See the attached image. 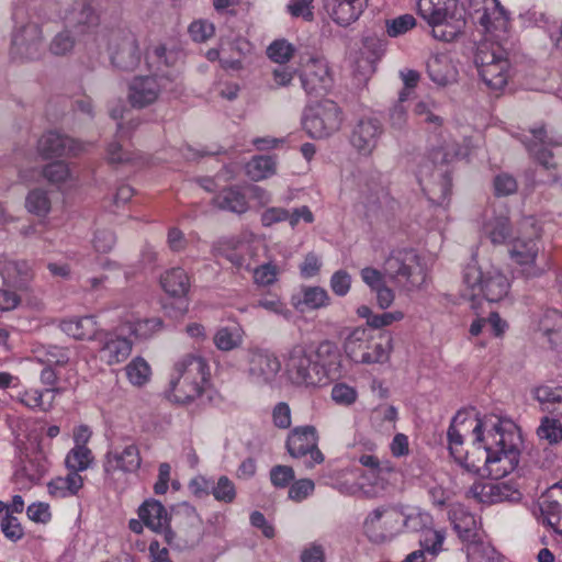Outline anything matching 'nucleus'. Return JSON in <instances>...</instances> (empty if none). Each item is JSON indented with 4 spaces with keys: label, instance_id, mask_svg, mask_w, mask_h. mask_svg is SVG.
<instances>
[{
    "label": "nucleus",
    "instance_id": "obj_58",
    "mask_svg": "<svg viewBox=\"0 0 562 562\" xmlns=\"http://www.w3.org/2000/svg\"><path fill=\"white\" fill-rule=\"evenodd\" d=\"M0 527L5 538L13 542L20 540L24 535L19 519L12 516L10 513H5V515L1 518Z\"/></svg>",
    "mask_w": 562,
    "mask_h": 562
},
{
    "label": "nucleus",
    "instance_id": "obj_49",
    "mask_svg": "<svg viewBox=\"0 0 562 562\" xmlns=\"http://www.w3.org/2000/svg\"><path fill=\"white\" fill-rule=\"evenodd\" d=\"M213 341L218 350L231 351L238 348L243 339L237 329L222 327L215 333Z\"/></svg>",
    "mask_w": 562,
    "mask_h": 562
},
{
    "label": "nucleus",
    "instance_id": "obj_53",
    "mask_svg": "<svg viewBox=\"0 0 562 562\" xmlns=\"http://www.w3.org/2000/svg\"><path fill=\"white\" fill-rule=\"evenodd\" d=\"M294 47L285 40H277L272 42L268 48L267 54L269 58L278 64H285L294 55Z\"/></svg>",
    "mask_w": 562,
    "mask_h": 562
},
{
    "label": "nucleus",
    "instance_id": "obj_4",
    "mask_svg": "<svg viewBox=\"0 0 562 562\" xmlns=\"http://www.w3.org/2000/svg\"><path fill=\"white\" fill-rule=\"evenodd\" d=\"M182 90L181 82L177 81V77L169 76H136L128 85L127 100L134 109H145L154 104L160 97L162 91L171 93H180Z\"/></svg>",
    "mask_w": 562,
    "mask_h": 562
},
{
    "label": "nucleus",
    "instance_id": "obj_13",
    "mask_svg": "<svg viewBox=\"0 0 562 562\" xmlns=\"http://www.w3.org/2000/svg\"><path fill=\"white\" fill-rule=\"evenodd\" d=\"M43 52L42 30L38 24L29 22L12 34L10 54L12 58L34 60Z\"/></svg>",
    "mask_w": 562,
    "mask_h": 562
},
{
    "label": "nucleus",
    "instance_id": "obj_12",
    "mask_svg": "<svg viewBox=\"0 0 562 562\" xmlns=\"http://www.w3.org/2000/svg\"><path fill=\"white\" fill-rule=\"evenodd\" d=\"M496 416L484 417L483 419L476 418L475 425L472 429L473 441L471 449H467L461 458L457 461L467 471L484 476L487 475V463L476 461L480 451L491 452L493 447L492 439L487 438L488 430L491 429V423H495Z\"/></svg>",
    "mask_w": 562,
    "mask_h": 562
},
{
    "label": "nucleus",
    "instance_id": "obj_15",
    "mask_svg": "<svg viewBox=\"0 0 562 562\" xmlns=\"http://www.w3.org/2000/svg\"><path fill=\"white\" fill-rule=\"evenodd\" d=\"M472 496L483 504H496L502 502L517 503L522 498L520 491L510 483H476L470 488Z\"/></svg>",
    "mask_w": 562,
    "mask_h": 562
},
{
    "label": "nucleus",
    "instance_id": "obj_30",
    "mask_svg": "<svg viewBox=\"0 0 562 562\" xmlns=\"http://www.w3.org/2000/svg\"><path fill=\"white\" fill-rule=\"evenodd\" d=\"M166 293L173 297L184 296L190 289V279L182 268H171L160 277Z\"/></svg>",
    "mask_w": 562,
    "mask_h": 562
},
{
    "label": "nucleus",
    "instance_id": "obj_6",
    "mask_svg": "<svg viewBox=\"0 0 562 562\" xmlns=\"http://www.w3.org/2000/svg\"><path fill=\"white\" fill-rule=\"evenodd\" d=\"M106 48L112 66L120 71H134L142 61L143 54L137 37L128 30L111 31Z\"/></svg>",
    "mask_w": 562,
    "mask_h": 562
},
{
    "label": "nucleus",
    "instance_id": "obj_41",
    "mask_svg": "<svg viewBox=\"0 0 562 562\" xmlns=\"http://www.w3.org/2000/svg\"><path fill=\"white\" fill-rule=\"evenodd\" d=\"M302 294L303 297L299 301L296 307L303 305L306 310H317L329 304L328 293L321 286L303 288Z\"/></svg>",
    "mask_w": 562,
    "mask_h": 562
},
{
    "label": "nucleus",
    "instance_id": "obj_11",
    "mask_svg": "<svg viewBox=\"0 0 562 562\" xmlns=\"http://www.w3.org/2000/svg\"><path fill=\"white\" fill-rule=\"evenodd\" d=\"M318 434L314 426L305 425L293 428L286 438L285 448L292 458L305 460L306 468H314L324 462V454L318 449Z\"/></svg>",
    "mask_w": 562,
    "mask_h": 562
},
{
    "label": "nucleus",
    "instance_id": "obj_60",
    "mask_svg": "<svg viewBox=\"0 0 562 562\" xmlns=\"http://www.w3.org/2000/svg\"><path fill=\"white\" fill-rule=\"evenodd\" d=\"M42 175L52 183L64 182L69 176L68 166L64 161H55L43 168Z\"/></svg>",
    "mask_w": 562,
    "mask_h": 562
},
{
    "label": "nucleus",
    "instance_id": "obj_10",
    "mask_svg": "<svg viewBox=\"0 0 562 562\" xmlns=\"http://www.w3.org/2000/svg\"><path fill=\"white\" fill-rule=\"evenodd\" d=\"M474 61L479 75L487 88L502 90L507 85L509 60L503 56L498 47L496 49H488L486 46L479 47Z\"/></svg>",
    "mask_w": 562,
    "mask_h": 562
},
{
    "label": "nucleus",
    "instance_id": "obj_42",
    "mask_svg": "<svg viewBox=\"0 0 562 562\" xmlns=\"http://www.w3.org/2000/svg\"><path fill=\"white\" fill-rule=\"evenodd\" d=\"M559 418L555 416H544L541 418L540 426L537 429V435L540 439L547 440L550 445L562 441V423Z\"/></svg>",
    "mask_w": 562,
    "mask_h": 562
},
{
    "label": "nucleus",
    "instance_id": "obj_52",
    "mask_svg": "<svg viewBox=\"0 0 562 562\" xmlns=\"http://www.w3.org/2000/svg\"><path fill=\"white\" fill-rule=\"evenodd\" d=\"M162 319L160 317H151L138 319L132 325V333L142 339L150 338L162 328Z\"/></svg>",
    "mask_w": 562,
    "mask_h": 562
},
{
    "label": "nucleus",
    "instance_id": "obj_29",
    "mask_svg": "<svg viewBox=\"0 0 562 562\" xmlns=\"http://www.w3.org/2000/svg\"><path fill=\"white\" fill-rule=\"evenodd\" d=\"M138 517L145 526L154 532H161L167 522H170L166 507L157 499H146L137 510Z\"/></svg>",
    "mask_w": 562,
    "mask_h": 562
},
{
    "label": "nucleus",
    "instance_id": "obj_44",
    "mask_svg": "<svg viewBox=\"0 0 562 562\" xmlns=\"http://www.w3.org/2000/svg\"><path fill=\"white\" fill-rule=\"evenodd\" d=\"M93 460L92 452L88 447L75 446L66 457V465L71 472L85 471Z\"/></svg>",
    "mask_w": 562,
    "mask_h": 562
},
{
    "label": "nucleus",
    "instance_id": "obj_20",
    "mask_svg": "<svg viewBox=\"0 0 562 562\" xmlns=\"http://www.w3.org/2000/svg\"><path fill=\"white\" fill-rule=\"evenodd\" d=\"M37 150L43 158L49 159L66 155L76 156L82 150V145L67 135L49 131L38 139Z\"/></svg>",
    "mask_w": 562,
    "mask_h": 562
},
{
    "label": "nucleus",
    "instance_id": "obj_1",
    "mask_svg": "<svg viewBox=\"0 0 562 562\" xmlns=\"http://www.w3.org/2000/svg\"><path fill=\"white\" fill-rule=\"evenodd\" d=\"M315 364L311 372L304 366L311 364L308 351L303 345L293 346L288 356L286 368L293 383L305 386L326 385L329 381L341 375V355L338 347L325 340L312 351Z\"/></svg>",
    "mask_w": 562,
    "mask_h": 562
},
{
    "label": "nucleus",
    "instance_id": "obj_39",
    "mask_svg": "<svg viewBox=\"0 0 562 562\" xmlns=\"http://www.w3.org/2000/svg\"><path fill=\"white\" fill-rule=\"evenodd\" d=\"M370 333L363 327L355 328L345 339L344 348L347 356L355 362H359L361 352L369 342Z\"/></svg>",
    "mask_w": 562,
    "mask_h": 562
},
{
    "label": "nucleus",
    "instance_id": "obj_47",
    "mask_svg": "<svg viewBox=\"0 0 562 562\" xmlns=\"http://www.w3.org/2000/svg\"><path fill=\"white\" fill-rule=\"evenodd\" d=\"M485 233L494 245L504 244L510 236V224L506 217H496L485 225Z\"/></svg>",
    "mask_w": 562,
    "mask_h": 562
},
{
    "label": "nucleus",
    "instance_id": "obj_8",
    "mask_svg": "<svg viewBox=\"0 0 562 562\" xmlns=\"http://www.w3.org/2000/svg\"><path fill=\"white\" fill-rule=\"evenodd\" d=\"M342 123V112L331 100H323L305 112L303 126L313 138H324L337 132Z\"/></svg>",
    "mask_w": 562,
    "mask_h": 562
},
{
    "label": "nucleus",
    "instance_id": "obj_45",
    "mask_svg": "<svg viewBox=\"0 0 562 562\" xmlns=\"http://www.w3.org/2000/svg\"><path fill=\"white\" fill-rule=\"evenodd\" d=\"M462 417V413H458L453 418L448 428L447 437H448V448L450 454L458 461L461 456L464 453L463 443L464 438L461 429L458 427V423Z\"/></svg>",
    "mask_w": 562,
    "mask_h": 562
},
{
    "label": "nucleus",
    "instance_id": "obj_51",
    "mask_svg": "<svg viewBox=\"0 0 562 562\" xmlns=\"http://www.w3.org/2000/svg\"><path fill=\"white\" fill-rule=\"evenodd\" d=\"M415 25L416 19L412 14H403L385 21L386 34L390 37L401 36L412 30Z\"/></svg>",
    "mask_w": 562,
    "mask_h": 562
},
{
    "label": "nucleus",
    "instance_id": "obj_21",
    "mask_svg": "<svg viewBox=\"0 0 562 562\" xmlns=\"http://www.w3.org/2000/svg\"><path fill=\"white\" fill-rule=\"evenodd\" d=\"M531 138L522 140L525 147L536 160L546 169H554L557 165L552 162L553 154L548 147L557 146L559 143L548 136L544 125H539L530 130Z\"/></svg>",
    "mask_w": 562,
    "mask_h": 562
},
{
    "label": "nucleus",
    "instance_id": "obj_64",
    "mask_svg": "<svg viewBox=\"0 0 562 562\" xmlns=\"http://www.w3.org/2000/svg\"><path fill=\"white\" fill-rule=\"evenodd\" d=\"M360 276L362 281L372 290L375 291L379 288L385 285V278L384 270L380 271L372 267H366L361 269Z\"/></svg>",
    "mask_w": 562,
    "mask_h": 562
},
{
    "label": "nucleus",
    "instance_id": "obj_38",
    "mask_svg": "<svg viewBox=\"0 0 562 562\" xmlns=\"http://www.w3.org/2000/svg\"><path fill=\"white\" fill-rule=\"evenodd\" d=\"M66 21L72 26H90L97 24L98 18L86 0H78L66 15Z\"/></svg>",
    "mask_w": 562,
    "mask_h": 562
},
{
    "label": "nucleus",
    "instance_id": "obj_56",
    "mask_svg": "<svg viewBox=\"0 0 562 562\" xmlns=\"http://www.w3.org/2000/svg\"><path fill=\"white\" fill-rule=\"evenodd\" d=\"M75 47V38L69 31L59 32L52 40L49 50L56 56H64L70 53Z\"/></svg>",
    "mask_w": 562,
    "mask_h": 562
},
{
    "label": "nucleus",
    "instance_id": "obj_14",
    "mask_svg": "<svg viewBox=\"0 0 562 562\" xmlns=\"http://www.w3.org/2000/svg\"><path fill=\"white\" fill-rule=\"evenodd\" d=\"M384 133L383 123L373 116H363L353 125L350 133L351 146L362 156H370Z\"/></svg>",
    "mask_w": 562,
    "mask_h": 562
},
{
    "label": "nucleus",
    "instance_id": "obj_3",
    "mask_svg": "<svg viewBox=\"0 0 562 562\" xmlns=\"http://www.w3.org/2000/svg\"><path fill=\"white\" fill-rule=\"evenodd\" d=\"M206 360L194 353H187L173 366L169 382V396L177 403L188 404L200 397L207 381Z\"/></svg>",
    "mask_w": 562,
    "mask_h": 562
},
{
    "label": "nucleus",
    "instance_id": "obj_50",
    "mask_svg": "<svg viewBox=\"0 0 562 562\" xmlns=\"http://www.w3.org/2000/svg\"><path fill=\"white\" fill-rule=\"evenodd\" d=\"M217 502L233 503L236 498L235 484L226 475L218 477L217 482L213 481V487L211 493Z\"/></svg>",
    "mask_w": 562,
    "mask_h": 562
},
{
    "label": "nucleus",
    "instance_id": "obj_26",
    "mask_svg": "<svg viewBox=\"0 0 562 562\" xmlns=\"http://www.w3.org/2000/svg\"><path fill=\"white\" fill-rule=\"evenodd\" d=\"M214 207L236 215H243L250 209L248 199L239 186H228L220 190L212 199Z\"/></svg>",
    "mask_w": 562,
    "mask_h": 562
},
{
    "label": "nucleus",
    "instance_id": "obj_43",
    "mask_svg": "<svg viewBox=\"0 0 562 562\" xmlns=\"http://www.w3.org/2000/svg\"><path fill=\"white\" fill-rule=\"evenodd\" d=\"M125 372L128 381L136 386H142L149 381L150 367L142 357H136L126 367Z\"/></svg>",
    "mask_w": 562,
    "mask_h": 562
},
{
    "label": "nucleus",
    "instance_id": "obj_24",
    "mask_svg": "<svg viewBox=\"0 0 562 562\" xmlns=\"http://www.w3.org/2000/svg\"><path fill=\"white\" fill-rule=\"evenodd\" d=\"M417 9L430 26L445 25L454 16L457 0H418Z\"/></svg>",
    "mask_w": 562,
    "mask_h": 562
},
{
    "label": "nucleus",
    "instance_id": "obj_5",
    "mask_svg": "<svg viewBox=\"0 0 562 562\" xmlns=\"http://www.w3.org/2000/svg\"><path fill=\"white\" fill-rule=\"evenodd\" d=\"M383 270L390 281L406 289L418 286L424 280L419 258L414 250L392 251L383 263Z\"/></svg>",
    "mask_w": 562,
    "mask_h": 562
},
{
    "label": "nucleus",
    "instance_id": "obj_57",
    "mask_svg": "<svg viewBox=\"0 0 562 562\" xmlns=\"http://www.w3.org/2000/svg\"><path fill=\"white\" fill-rule=\"evenodd\" d=\"M443 540L445 535L441 531L426 529L422 533L419 543L425 551L437 554L441 550Z\"/></svg>",
    "mask_w": 562,
    "mask_h": 562
},
{
    "label": "nucleus",
    "instance_id": "obj_7",
    "mask_svg": "<svg viewBox=\"0 0 562 562\" xmlns=\"http://www.w3.org/2000/svg\"><path fill=\"white\" fill-rule=\"evenodd\" d=\"M406 524L407 519H403L402 513L391 506H382L367 515L363 530L371 542L379 544L392 540Z\"/></svg>",
    "mask_w": 562,
    "mask_h": 562
},
{
    "label": "nucleus",
    "instance_id": "obj_36",
    "mask_svg": "<svg viewBox=\"0 0 562 562\" xmlns=\"http://www.w3.org/2000/svg\"><path fill=\"white\" fill-rule=\"evenodd\" d=\"M276 157L269 155L254 156L245 166L247 177L252 181L267 179L276 173Z\"/></svg>",
    "mask_w": 562,
    "mask_h": 562
},
{
    "label": "nucleus",
    "instance_id": "obj_32",
    "mask_svg": "<svg viewBox=\"0 0 562 562\" xmlns=\"http://www.w3.org/2000/svg\"><path fill=\"white\" fill-rule=\"evenodd\" d=\"M476 22L487 32L505 30L508 22V12L498 0H491Z\"/></svg>",
    "mask_w": 562,
    "mask_h": 562
},
{
    "label": "nucleus",
    "instance_id": "obj_55",
    "mask_svg": "<svg viewBox=\"0 0 562 562\" xmlns=\"http://www.w3.org/2000/svg\"><path fill=\"white\" fill-rule=\"evenodd\" d=\"M295 479V473L292 467L278 464L270 470L271 484L277 488H284L290 485Z\"/></svg>",
    "mask_w": 562,
    "mask_h": 562
},
{
    "label": "nucleus",
    "instance_id": "obj_48",
    "mask_svg": "<svg viewBox=\"0 0 562 562\" xmlns=\"http://www.w3.org/2000/svg\"><path fill=\"white\" fill-rule=\"evenodd\" d=\"M25 206L30 213L45 216L50 210V201L46 191L42 189L32 190L26 196Z\"/></svg>",
    "mask_w": 562,
    "mask_h": 562
},
{
    "label": "nucleus",
    "instance_id": "obj_46",
    "mask_svg": "<svg viewBox=\"0 0 562 562\" xmlns=\"http://www.w3.org/2000/svg\"><path fill=\"white\" fill-rule=\"evenodd\" d=\"M451 186V177L445 171L440 182L427 191L429 201L438 206H447L450 202Z\"/></svg>",
    "mask_w": 562,
    "mask_h": 562
},
{
    "label": "nucleus",
    "instance_id": "obj_25",
    "mask_svg": "<svg viewBox=\"0 0 562 562\" xmlns=\"http://www.w3.org/2000/svg\"><path fill=\"white\" fill-rule=\"evenodd\" d=\"M539 252V246L533 238H516L509 250L510 258L519 266L525 267L527 277L539 276L542 270L535 262Z\"/></svg>",
    "mask_w": 562,
    "mask_h": 562
},
{
    "label": "nucleus",
    "instance_id": "obj_31",
    "mask_svg": "<svg viewBox=\"0 0 562 562\" xmlns=\"http://www.w3.org/2000/svg\"><path fill=\"white\" fill-rule=\"evenodd\" d=\"M480 290L488 302H498L507 295L509 282L502 272L487 271Z\"/></svg>",
    "mask_w": 562,
    "mask_h": 562
},
{
    "label": "nucleus",
    "instance_id": "obj_9",
    "mask_svg": "<svg viewBox=\"0 0 562 562\" xmlns=\"http://www.w3.org/2000/svg\"><path fill=\"white\" fill-rule=\"evenodd\" d=\"M300 79L303 89L311 95L325 94L333 85L327 60L319 54L300 53Z\"/></svg>",
    "mask_w": 562,
    "mask_h": 562
},
{
    "label": "nucleus",
    "instance_id": "obj_22",
    "mask_svg": "<svg viewBox=\"0 0 562 562\" xmlns=\"http://www.w3.org/2000/svg\"><path fill=\"white\" fill-rule=\"evenodd\" d=\"M281 364L270 351L255 349L249 358V374L257 383H268L278 374Z\"/></svg>",
    "mask_w": 562,
    "mask_h": 562
},
{
    "label": "nucleus",
    "instance_id": "obj_63",
    "mask_svg": "<svg viewBox=\"0 0 562 562\" xmlns=\"http://www.w3.org/2000/svg\"><path fill=\"white\" fill-rule=\"evenodd\" d=\"M351 286V276L346 270L336 271L330 278V288L338 296H345Z\"/></svg>",
    "mask_w": 562,
    "mask_h": 562
},
{
    "label": "nucleus",
    "instance_id": "obj_16",
    "mask_svg": "<svg viewBox=\"0 0 562 562\" xmlns=\"http://www.w3.org/2000/svg\"><path fill=\"white\" fill-rule=\"evenodd\" d=\"M95 341L99 344L102 358L110 366L125 361L133 348V342L128 338L104 329H100Z\"/></svg>",
    "mask_w": 562,
    "mask_h": 562
},
{
    "label": "nucleus",
    "instance_id": "obj_18",
    "mask_svg": "<svg viewBox=\"0 0 562 562\" xmlns=\"http://www.w3.org/2000/svg\"><path fill=\"white\" fill-rule=\"evenodd\" d=\"M170 522L177 529L178 538L184 542L193 541L199 538L202 520L196 513L195 507L189 503H181L175 506L169 516Z\"/></svg>",
    "mask_w": 562,
    "mask_h": 562
},
{
    "label": "nucleus",
    "instance_id": "obj_54",
    "mask_svg": "<svg viewBox=\"0 0 562 562\" xmlns=\"http://www.w3.org/2000/svg\"><path fill=\"white\" fill-rule=\"evenodd\" d=\"M391 347H385L382 344H374L366 347L359 358V363L372 364L383 363L389 360Z\"/></svg>",
    "mask_w": 562,
    "mask_h": 562
},
{
    "label": "nucleus",
    "instance_id": "obj_61",
    "mask_svg": "<svg viewBox=\"0 0 562 562\" xmlns=\"http://www.w3.org/2000/svg\"><path fill=\"white\" fill-rule=\"evenodd\" d=\"M214 25L206 21H194L189 26V34L194 42L202 43L214 35Z\"/></svg>",
    "mask_w": 562,
    "mask_h": 562
},
{
    "label": "nucleus",
    "instance_id": "obj_2",
    "mask_svg": "<svg viewBox=\"0 0 562 562\" xmlns=\"http://www.w3.org/2000/svg\"><path fill=\"white\" fill-rule=\"evenodd\" d=\"M487 438L493 441L492 450L480 451L476 461L486 462L487 475L498 480L512 473L519 463L520 430L514 422L495 417Z\"/></svg>",
    "mask_w": 562,
    "mask_h": 562
},
{
    "label": "nucleus",
    "instance_id": "obj_34",
    "mask_svg": "<svg viewBox=\"0 0 562 562\" xmlns=\"http://www.w3.org/2000/svg\"><path fill=\"white\" fill-rule=\"evenodd\" d=\"M535 397L542 411L555 417H562V386H539L535 391Z\"/></svg>",
    "mask_w": 562,
    "mask_h": 562
},
{
    "label": "nucleus",
    "instance_id": "obj_19",
    "mask_svg": "<svg viewBox=\"0 0 562 562\" xmlns=\"http://www.w3.org/2000/svg\"><path fill=\"white\" fill-rule=\"evenodd\" d=\"M142 464L139 449L135 443L124 448H114L106 452L103 462V470L106 475H112L116 471L124 473L136 472Z\"/></svg>",
    "mask_w": 562,
    "mask_h": 562
},
{
    "label": "nucleus",
    "instance_id": "obj_28",
    "mask_svg": "<svg viewBox=\"0 0 562 562\" xmlns=\"http://www.w3.org/2000/svg\"><path fill=\"white\" fill-rule=\"evenodd\" d=\"M60 329L77 340H94L100 331L94 316L75 317L64 319L59 324Z\"/></svg>",
    "mask_w": 562,
    "mask_h": 562
},
{
    "label": "nucleus",
    "instance_id": "obj_27",
    "mask_svg": "<svg viewBox=\"0 0 562 562\" xmlns=\"http://www.w3.org/2000/svg\"><path fill=\"white\" fill-rule=\"evenodd\" d=\"M449 518L453 525L454 531L458 533V537L462 542L476 543L480 540L476 518L463 506H454L449 512Z\"/></svg>",
    "mask_w": 562,
    "mask_h": 562
},
{
    "label": "nucleus",
    "instance_id": "obj_59",
    "mask_svg": "<svg viewBox=\"0 0 562 562\" xmlns=\"http://www.w3.org/2000/svg\"><path fill=\"white\" fill-rule=\"evenodd\" d=\"M314 488L315 484L311 479L293 481L289 487V498L294 502H302L314 492Z\"/></svg>",
    "mask_w": 562,
    "mask_h": 562
},
{
    "label": "nucleus",
    "instance_id": "obj_35",
    "mask_svg": "<svg viewBox=\"0 0 562 562\" xmlns=\"http://www.w3.org/2000/svg\"><path fill=\"white\" fill-rule=\"evenodd\" d=\"M427 74L430 80L439 86H447L454 78V70L447 56L435 55L427 61Z\"/></svg>",
    "mask_w": 562,
    "mask_h": 562
},
{
    "label": "nucleus",
    "instance_id": "obj_40",
    "mask_svg": "<svg viewBox=\"0 0 562 562\" xmlns=\"http://www.w3.org/2000/svg\"><path fill=\"white\" fill-rule=\"evenodd\" d=\"M540 510L547 524L557 533L562 535V497L546 498L540 505Z\"/></svg>",
    "mask_w": 562,
    "mask_h": 562
},
{
    "label": "nucleus",
    "instance_id": "obj_33",
    "mask_svg": "<svg viewBox=\"0 0 562 562\" xmlns=\"http://www.w3.org/2000/svg\"><path fill=\"white\" fill-rule=\"evenodd\" d=\"M83 486L81 475L76 472H70L66 476H58L52 480L47 487L52 496L57 498H65L76 495Z\"/></svg>",
    "mask_w": 562,
    "mask_h": 562
},
{
    "label": "nucleus",
    "instance_id": "obj_17",
    "mask_svg": "<svg viewBox=\"0 0 562 562\" xmlns=\"http://www.w3.org/2000/svg\"><path fill=\"white\" fill-rule=\"evenodd\" d=\"M47 469L48 461L41 452L22 454L14 471V481L23 488H29L40 483Z\"/></svg>",
    "mask_w": 562,
    "mask_h": 562
},
{
    "label": "nucleus",
    "instance_id": "obj_23",
    "mask_svg": "<svg viewBox=\"0 0 562 562\" xmlns=\"http://www.w3.org/2000/svg\"><path fill=\"white\" fill-rule=\"evenodd\" d=\"M324 10L331 20L341 26H348L359 19L367 0H323Z\"/></svg>",
    "mask_w": 562,
    "mask_h": 562
},
{
    "label": "nucleus",
    "instance_id": "obj_62",
    "mask_svg": "<svg viewBox=\"0 0 562 562\" xmlns=\"http://www.w3.org/2000/svg\"><path fill=\"white\" fill-rule=\"evenodd\" d=\"M516 179L508 173H501L494 178V190L497 196H506L517 191Z\"/></svg>",
    "mask_w": 562,
    "mask_h": 562
},
{
    "label": "nucleus",
    "instance_id": "obj_37",
    "mask_svg": "<svg viewBox=\"0 0 562 562\" xmlns=\"http://www.w3.org/2000/svg\"><path fill=\"white\" fill-rule=\"evenodd\" d=\"M540 330L548 338L551 347L562 350V314L550 311L540 323Z\"/></svg>",
    "mask_w": 562,
    "mask_h": 562
}]
</instances>
